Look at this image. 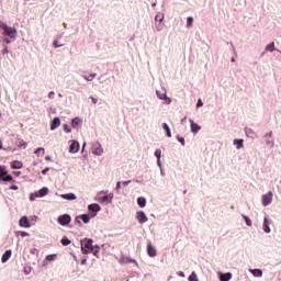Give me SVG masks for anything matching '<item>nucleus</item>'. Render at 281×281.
Here are the masks:
<instances>
[{
  "label": "nucleus",
  "instance_id": "1",
  "mask_svg": "<svg viewBox=\"0 0 281 281\" xmlns=\"http://www.w3.org/2000/svg\"><path fill=\"white\" fill-rule=\"evenodd\" d=\"M82 254H93L95 258H100V246H93V239L85 238L81 240Z\"/></svg>",
  "mask_w": 281,
  "mask_h": 281
},
{
  "label": "nucleus",
  "instance_id": "2",
  "mask_svg": "<svg viewBox=\"0 0 281 281\" xmlns=\"http://www.w3.org/2000/svg\"><path fill=\"white\" fill-rule=\"evenodd\" d=\"M1 30H3V36H8L9 38L15 40L16 34H19L15 27L8 26V24L3 21H0V32Z\"/></svg>",
  "mask_w": 281,
  "mask_h": 281
},
{
  "label": "nucleus",
  "instance_id": "3",
  "mask_svg": "<svg viewBox=\"0 0 281 281\" xmlns=\"http://www.w3.org/2000/svg\"><path fill=\"white\" fill-rule=\"evenodd\" d=\"M167 93L168 91L164 87L159 90H156V95L158 100H165L166 104H172V99H170Z\"/></svg>",
  "mask_w": 281,
  "mask_h": 281
},
{
  "label": "nucleus",
  "instance_id": "4",
  "mask_svg": "<svg viewBox=\"0 0 281 281\" xmlns=\"http://www.w3.org/2000/svg\"><path fill=\"white\" fill-rule=\"evenodd\" d=\"M49 194V189L47 187H44L40 189L35 193L30 194V201H36V199H43V196H47Z\"/></svg>",
  "mask_w": 281,
  "mask_h": 281
},
{
  "label": "nucleus",
  "instance_id": "5",
  "mask_svg": "<svg viewBox=\"0 0 281 281\" xmlns=\"http://www.w3.org/2000/svg\"><path fill=\"white\" fill-rule=\"evenodd\" d=\"M271 203H273V191H269L261 195V205L263 207L271 205Z\"/></svg>",
  "mask_w": 281,
  "mask_h": 281
},
{
  "label": "nucleus",
  "instance_id": "6",
  "mask_svg": "<svg viewBox=\"0 0 281 281\" xmlns=\"http://www.w3.org/2000/svg\"><path fill=\"white\" fill-rule=\"evenodd\" d=\"M92 155H95L97 157H102L104 155V148H102V144L100 142H94L91 145Z\"/></svg>",
  "mask_w": 281,
  "mask_h": 281
},
{
  "label": "nucleus",
  "instance_id": "7",
  "mask_svg": "<svg viewBox=\"0 0 281 281\" xmlns=\"http://www.w3.org/2000/svg\"><path fill=\"white\" fill-rule=\"evenodd\" d=\"M100 210H102V207L98 203H92L88 205V211L92 218L98 216V212H100Z\"/></svg>",
  "mask_w": 281,
  "mask_h": 281
},
{
  "label": "nucleus",
  "instance_id": "8",
  "mask_svg": "<svg viewBox=\"0 0 281 281\" xmlns=\"http://www.w3.org/2000/svg\"><path fill=\"white\" fill-rule=\"evenodd\" d=\"M57 223H59L61 227H66V225H69V223H71V215L69 214L59 215L57 218Z\"/></svg>",
  "mask_w": 281,
  "mask_h": 281
},
{
  "label": "nucleus",
  "instance_id": "9",
  "mask_svg": "<svg viewBox=\"0 0 281 281\" xmlns=\"http://www.w3.org/2000/svg\"><path fill=\"white\" fill-rule=\"evenodd\" d=\"M104 192L99 193L98 201L99 203H105V205H109V203L113 202V193H106L105 195L101 196L100 194H103Z\"/></svg>",
  "mask_w": 281,
  "mask_h": 281
},
{
  "label": "nucleus",
  "instance_id": "10",
  "mask_svg": "<svg viewBox=\"0 0 281 281\" xmlns=\"http://www.w3.org/2000/svg\"><path fill=\"white\" fill-rule=\"evenodd\" d=\"M79 150L80 143H78L77 140H70L69 153H71V155H76V153H79Z\"/></svg>",
  "mask_w": 281,
  "mask_h": 281
},
{
  "label": "nucleus",
  "instance_id": "11",
  "mask_svg": "<svg viewBox=\"0 0 281 281\" xmlns=\"http://www.w3.org/2000/svg\"><path fill=\"white\" fill-rule=\"evenodd\" d=\"M136 220L140 225H144V223H148V216H146V213L144 211H137L136 212Z\"/></svg>",
  "mask_w": 281,
  "mask_h": 281
},
{
  "label": "nucleus",
  "instance_id": "12",
  "mask_svg": "<svg viewBox=\"0 0 281 281\" xmlns=\"http://www.w3.org/2000/svg\"><path fill=\"white\" fill-rule=\"evenodd\" d=\"M269 225H271V220H269V216H265L262 224V229L265 234H271V227H269Z\"/></svg>",
  "mask_w": 281,
  "mask_h": 281
},
{
  "label": "nucleus",
  "instance_id": "13",
  "mask_svg": "<svg viewBox=\"0 0 281 281\" xmlns=\"http://www.w3.org/2000/svg\"><path fill=\"white\" fill-rule=\"evenodd\" d=\"M71 126L75 128V131H78L79 128L82 127V119L80 117H75L71 120Z\"/></svg>",
  "mask_w": 281,
  "mask_h": 281
},
{
  "label": "nucleus",
  "instance_id": "14",
  "mask_svg": "<svg viewBox=\"0 0 281 281\" xmlns=\"http://www.w3.org/2000/svg\"><path fill=\"white\" fill-rule=\"evenodd\" d=\"M19 225L20 227H24V228H30L32 227V225L30 224V220L27 218V216H22L19 221Z\"/></svg>",
  "mask_w": 281,
  "mask_h": 281
},
{
  "label": "nucleus",
  "instance_id": "15",
  "mask_svg": "<svg viewBox=\"0 0 281 281\" xmlns=\"http://www.w3.org/2000/svg\"><path fill=\"white\" fill-rule=\"evenodd\" d=\"M190 124H191V133H193V135H196V133L201 131V125H199V123H195L194 120L192 119H190Z\"/></svg>",
  "mask_w": 281,
  "mask_h": 281
},
{
  "label": "nucleus",
  "instance_id": "16",
  "mask_svg": "<svg viewBox=\"0 0 281 281\" xmlns=\"http://www.w3.org/2000/svg\"><path fill=\"white\" fill-rule=\"evenodd\" d=\"M147 254L150 258H155V256H157V249L153 247V244L147 245Z\"/></svg>",
  "mask_w": 281,
  "mask_h": 281
},
{
  "label": "nucleus",
  "instance_id": "17",
  "mask_svg": "<svg viewBox=\"0 0 281 281\" xmlns=\"http://www.w3.org/2000/svg\"><path fill=\"white\" fill-rule=\"evenodd\" d=\"M61 199H65L66 201H76V199H78V196H76V193H64L60 194Z\"/></svg>",
  "mask_w": 281,
  "mask_h": 281
},
{
  "label": "nucleus",
  "instance_id": "18",
  "mask_svg": "<svg viewBox=\"0 0 281 281\" xmlns=\"http://www.w3.org/2000/svg\"><path fill=\"white\" fill-rule=\"evenodd\" d=\"M11 168L13 170H21V168H23V161H21V160L11 161Z\"/></svg>",
  "mask_w": 281,
  "mask_h": 281
},
{
  "label": "nucleus",
  "instance_id": "19",
  "mask_svg": "<svg viewBox=\"0 0 281 281\" xmlns=\"http://www.w3.org/2000/svg\"><path fill=\"white\" fill-rule=\"evenodd\" d=\"M58 126H60V117L57 116L50 122V131H56Z\"/></svg>",
  "mask_w": 281,
  "mask_h": 281
},
{
  "label": "nucleus",
  "instance_id": "20",
  "mask_svg": "<svg viewBox=\"0 0 281 281\" xmlns=\"http://www.w3.org/2000/svg\"><path fill=\"white\" fill-rule=\"evenodd\" d=\"M220 281H231L232 280V272L223 273L218 272Z\"/></svg>",
  "mask_w": 281,
  "mask_h": 281
},
{
  "label": "nucleus",
  "instance_id": "21",
  "mask_svg": "<svg viewBox=\"0 0 281 281\" xmlns=\"http://www.w3.org/2000/svg\"><path fill=\"white\" fill-rule=\"evenodd\" d=\"M245 140L243 138H235L233 140V144L234 146H236L237 150H240V148H243L245 145H244Z\"/></svg>",
  "mask_w": 281,
  "mask_h": 281
},
{
  "label": "nucleus",
  "instance_id": "22",
  "mask_svg": "<svg viewBox=\"0 0 281 281\" xmlns=\"http://www.w3.org/2000/svg\"><path fill=\"white\" fill-rule=\"evenodd\" d=\"M80 218L82 220V222L85 224L89 223V221H91V216H89V214H82L79 217H76V222L80 223Z\"/></svg>",
  "mask_w": 281,
  "mask_h": 281
},
{
  "label": "nucleus",
  "instance_id": "23",
  "mask_svg": "<svg viewBox=\"0 0 281 281\" xmlns=\"http://www.w3.org/2000/svg\"><path fill=\"white\" fill-rule=\"evenodd\" d=\"M12 258V250H5V252L2 255L1 262L5 263L7 261Z\"/></svg>",
  "mask_w": 281,
  "mask_h": 281
},
{
  "label": "nucleus",
  "instance_id": "24",
  "mask_svg": "<svg viewBox=\"0 0 281 281\" xmlns=\"http://www.w3.org/2000/svg\"><path fill=\"white\" fill-rule=\"evenodd\" d=\"M164 19H166V16L164 15L162 12H158L155 15V22L156 23H164Z\"/></svg>",
  "mask_w": 281,
  "mask_h": 281
},
{
  "label": "nucleus",
  "instance_id": "25",
  "mask_svg": "<svg viewBox=\"0 0 281 281\" xmlns=\"http://www.w3.org/2000/svg\"><path fill=\"white\" fill-rule=\"evenodd\" d=\"M250 273H252V276L255 278H262V270L261 269H250Z\"/></svg>",
  "mask_w": 281,
  "mask_h": 281
},
{
  "label": "nucleus",
  "instance_id": "26",
  "mask_svg": "<svg viewBox=\"0 0 281 281\" xmlns=\"http://www.w3.org/2000/svg\"><path fill=\"white\" fill-rule=\"evenodd\" d=\"M162 128L165 130V133L168 137H172V133L170 132V126H168V123H164Z\"/></svg>",
  "mask_w": 281,
  "mask_h": 281
},
{
  "label": "nucleus",
  "instance_id": "27",
  "mask_svg": "<svg viewBox=\"0 0 281 281\" xmlns=\"http://www.w3.org/2000/svg\"><path fill=\"white\" fill-rule=\"evenodd\" d=\"M137 203H138L139 207H146V198H144V196L138 198Z\"/></svg>",
  "mask_w": 281,
  "mask_h": 281
},
{
  "label": "nucleus",
  "instance_id": "28",
  "mask_svg": "<svg viewBox=\"0 0 281 281\" xmlns=\"http://www.w3.org/2000/svg\"><path fill=\"white\" fill-rule=\"evenodd\" d=\"M193 25H194V18H192V16H188L187 18V27H193Z\"/></svg>",
  "mask_w": 281,
  "mask_h": 281
},
{
  "label": "nucleus",
  "instance_id": "29",
  "mask_svg": "<svg viewBox=\"0 0 281 281\" xmlns=\"http://www.w3.org/2000/svg\"><path fill=\"white\" fill-rule=\"evenodd\" d=\"M267 52H276V43H270L266 46Z\"/></svg>",
  "mask_w": 281,
  "mask_h": 281
},
{
  "label": "nucleus",
  "instance_id": "30",
  "mask_svg": "<svg viewBox=\"0 0 281 281\" xmlns=\"http://www.w3.org/2000/svg\"><path fill=\"white\" fill-rule=\"evenodd\" d=\"M95 76H98V74L91 72L90 76H83V78L87 80V82H91Z\"/></svg>",
  "mask_w": 281,
  "mask_h": 281
},
{
  "label": "nucleus",
  "instance_id": "31",
  "mask_svg": "<svg viewBox=\"0 0 281 281\" xmlns=\"http://www.w3.org/2000/svg\"><path fill=\"white\" fill-rule=\"evenodd\" d=\"M5 175H8V169L5 168V166H0V179L2 177H5Z\"/></svg>",
  "mask_w": 281,
  "mask_h": 281
},
{
  "label": "nucleus",
  "instance_id": "32",
  "mask_svg": "<svg viewBox=\"0 0 281 281\" xmlns=\"http://www.w3.org/2000/svg\"><path fill=\"white\" fill-rule=\"evenodd\" d=\"M189 281H199V277L196 276V272H192L190 276H189Z\"/></svg>",
  "mask_w": 281,
  "mask_h": 281
},
{
  "label": "nucleus",
  "instance_id": "33",
  "mask_svg": "<svg viewBox=\"0 0 281 281\" xmlns=\"http://www.w3.org/2000/svg\"><path fill=\"white\" fill-rule=\"evenodd\" d=\"M1 180L4 181V182H5V181H14V178H12V176H10V175L7 173L5 176H3V177L1 178Z\"/></svg>",
  "mask_w": 281,
  "mask_h": 281
},
{
  "label": "nucleus",
  "instance_id": "34",
  "mask_svg": "<svg viewBox=\"0 0 281 281\" xmlns=\"http://www.w3.org/2000/svg\"><path fill=\"white\" fill-rule=\"evenodd\" d=\"M243 218L248 227H251V220L247 215H243Z\"/></svg>",
  "mask_w": 281,
  "mask_h": 281
},
{
  "label": "nucleus",
  "instance_id": "35",
  "mask_svg": "<svg viewBox=\"0 0 281 281\" xmlns=\"http://www.w3.org/2000/svg\"><path fill=\"white\" fill-rule=\"evenodd\" d=\"M61 245H64V247H67V245H71V240H69V238L64 237L61 239Z\"/></svg>",
  "mask_w": 281,
  "mask_h": 281
},
{
  "label": "nucleus",
  "instance_id": "36",
  "mask_svg": "<svg viewBox=\"0 0 281 281\" xmlns=\"http://www.w3.org/2000/svg\"><path fill=\"white\" fill-rule=\"evenodd\" d=\"M18 146H20L21 148H27V143H25V140H23V139H20L18 142Z\"/></svg>",
  "mask_w": 281,
  "mask_h": 281
},
{
  "label": "nucleus",
  "instance_id": "37",
  "mask_svg": "<svg viewBox=\"0 0 281 281\" xmlns=\"http://www.w3.org/2000/svg\"><path fill=\"white\" fill-rule=\"evenodd\" d=\"M46 260H48L49 262L56 260V254L47 255V256H46Z\"/></svg>",
  "mask_w": 281,
  "mask_h": 281
},
{
  "label": "nucleus",
  "instance_id": "38",
  "mask_svg": "<svg viewBox=\"0 0 281 281\" xmlns=\"http://www.w3.org/2000/svg\"><path fill=\"white\" fill-rule=\"evenodd\" d=\"M156 30L157 32H164V25H161V22L156 23Z\"/></svg>",
  "mask_w": 281,
  "mask_h": 281
},
{
  "label": "nucleus",
  "instance_id": "39",
  "mask_svg": "<svg viewBox=\"0 0 281 281\" xmlns=\"http://www.w3.org/2000/svg\"><path fill=\"white\" fill-rule=\"evenodd\" d=\"M64 133H71V127L68 124L63 125Z\"/></svg>",
  "mask_w": 281,
  "mask_h": 281
},
{
  "label": "nucleus",
  "instance_id": "40",
  "mask_svg": "<svg viewBox=\"0 0 281 281\" xmlns=\"http://www.w3.org/2000/svg\"><path fill=\"white\" fill-rule=\"evenodd\" d=\"M176 137H177L178 142L181 143V146H186V138H183V137H181L179 135H177Z\"/></svg>",
  "mask_w": 281,
  "mask_h": 281
},
{
  "label": "nucleus",
  "instance_id": "41",
  "mask_svg": "<svg viewBox=\"0 0 281 281\" xmlns=\"http://www.w3.org/2000/svg\"><path fill=\"white\" fill-rule=\"evenodd\" d=\"M38 153H42V155H45V148L38 147V148L34 151V154H35V155H38Z\"/></svg>",
  "mask_w": 281,
  "mask_h": 281
},
{
  "label": "nucleus",
  "instance_id": "42",
  "mask_svg": "<svg viewBox=\"0 0 281 281\" xmlns=\"http://www.w3.org/2000/svg\"><path fill=\"white\" fill-rule=\"evenodd\" d=\"M155 157L156 159H161V149H156Z\"/></svg>",
  "mask_w": 281,
  "mask_h": 281
},
{
  "label": "nucleus",
  "instance_id": "43",
  "mask_svg": "<svg viewBox=\"0 0 281 281\" xmlns=\"http://www.w3.org/2000/svg\"><path fill=\"white\" fill-rule=\"evenodd\" d=\"M53 46L55 47V49H58V47H63V44H58V41H54L53 42Z\"/></svg>",
  "mask_w": 281,
  "mask_h": 281
},
{
  "label": "nucleus",
  "instance_id": "44",
  "mask_svg": "<svg viewBox=\"0 0 281 281\" xmlns=\"http://www.w3.org/2000/svg\"><path fill=\"white\" fill-rule=\"evenodd\" d=\"M201 106H203V101L199 99L196 103V109H201Z\"/></svg>",
  "mask_w": 281,
  "mask_h": 281
},
{
  "label": "nucleus",
  "instance_id": "45",
  "mask_svg": "<svg viewBox=\"0 0 281 281\" xmlns=\"http://www.w3.org/2000/svg\"><path fill=\"white\" fill-rule=\"evenodd\" d=\"M54 95H56L54 91L48 92L49 100H54Z\"/></svg>",
  "mask_w": 281,
  "mask_h": 281
},
{
  "label": "nucleus",
  "instance_id": "46",
  "mask_svg": "<svg viewBox=\"0 0 281 281\" xmlns=\"http://www.w3.org/2000/svg\"><path fill=\"white\" fill-rule=\"evenodd\" d=\"M24 273H25V276H30V273H32V269L31 268H25L24 269Z\"/></svg>",
  "mask_w": 281,
  "mask_h": 281
},
{
  "label": "nucleus",
  "instance_id": "47",
  "mask_svg": "<svg viewBox=\"0 0 281 281\" xmlns=\"http://www.w3.org/2000/svg\"><path fill=\"white\" fill-rule=\"evenodd\" d=\"M89 100H91L94 104H98V99L94 97H89Z\"/></svg>",
  "mask_w": 281,
  "mask_h": 281
},
{
  "label": "nucleus",
  "instance_id": "48",
  "mask_svg": "<svg viewBox=\"0 0 281 281\" xmlns=\"http://www.w3.org/2000/svg\"><path fill=\"white\" fill-rule=\"evenodd\" d=\"M3 43H5L7 45H10V43H12V41H10V38H8V37H4Z\"/></svg>",
  "mask_w": 281,
  "mask_h": 281
},
{
  "label": "nucleus",
  "instance_id": "49",
  "mask_svg": "<svg viewBox=\"0 0 281 281\" xmlns=\"http://www.w3.org/2000/svg\"><path fill=\"white\" fill-rule=\"evenodd\" d=\"M20 235L22 236V238H25V236H30V233L20 232Z\"/></svg>",
  "mask_w": 281,
  "mask_h": 281
},
{
  "label": "nucleus",
  "instance_id": "50",
  "mask_svg": "<svg viewBox=\"0 0 281 281\" xmlns=\"http://www.w3.org/2000/svg\"><path fill=\"white\" fill-rule=\"evenodd\" d=\"M178 276H179L180 278H186V272L179 271V272H178Z\"/></svg>",
  "mask_w": 281,
  "mask_h": 281
},
{
  "label": "nucleus",
  "instance_id": "51",
  "mask_svg": "<svg viewBox=\"0 0 281 281\" xmlns=\"http://www.w3.org/2000/svg\"><path fill=\"white\" fill-rule=\"evenodd\" d=\"M157 166L160 168V170H161V168H162V166H161V158H158L157 159Z\"/></svg>",
  "mask_w": 281,
  "mask_h": 281
},
{
  "label": "nucleus",
  "instance_id": "52",
  "mask_svg": "<svg viewBox=\"0 0 281 281\" xmlns=\"http://www.w3.org/2000/svg\"><path fill=\"white\" fill-rule=\"evenodd\" d=\"M9 189H11V190H19V187L16 184H13Z\"/></svg>",
  "mask_w": 281,
  "mask_h": 281
},
{
  "label": "nucleus",
  "instance_id": "53",
  "mask_svg": "<svg viewBox=\"0 0 281 281\" xmlns=\"http://www.w3.org/2000/svg\"><path fill=\"white\" fill-rule=\"evenodd\" d=\"M47 172H49V168H45V169L42 171V175H47Z\"/></svg>",
  "mask_w": 281,
  "mask_h": 281
},
{
  "label": "nucleus",
  "instance_id": "54",
  "mask_svg": "<svg viewBox=\"0 0 281 281\" xmlns=\"http://www.w3.org/2000/svg\"><path fill=\"white\" fill-rule=\"evenodd\" d=\"M121 188H122V182H117L116 183V190H121Z\"/></svg>",
  "mask_w": 281,
  "mask_h": 281
},
{
  "label": "nucleus",
  "instance_id": "55",
  "mask_svg": "<svg viewBox=\"0 0 281 281\" xmlns=\"http://www.w3.org/2000/svg\"><path fill=\"white\" fill-rule=\"evenodd\" d=\"M160 175H161V177L166 176V172H164V167L160 169Z\"/></svg>",
  "mask_w": 281,
  "mask_h": 281
},
{
  "label": "nucleus",
  "instance_id": "56",
  "mask_svg": "<svg viewBox=\"0 0 281 281\" xmlns=\"http://www.w3.org/2000/svg\"><path fill=\"white\" fill-rule=\"evenodd\" d=\"M128 183H131V180L123 181V186H128Z\"/></svg>",
  "mask_w": 281,
  "mask_h": 281
},
{
  "label": "nucleus",
  "instance_id": "57",
  "mask_svg": "<svg viewBox=\"0 0 281 281\" xmlns=\"http://www.w3.org/2000/svg\"><path fill=\"white\" fill-rule=\"evenodd\" d=\"M81 265H87V258L81 260Z\"/></svg>",
  "mask_w": 281,
  "mask_h": 281
},
{
  "label": "nucleus",
  "instance_id": "58",
  "mask_svg": "<svg viewBox=\"0 0 281 281\" xmlns=\"http://www.w3.org/2000/svg\"><path fill=\"white\" fill-rule=\"evenodd\" d=\"M46 161H52V156H46Z\"/></svg>",
  "mask_w": 281,
  "mask_h": 281
},
{
  "label": "nucleus",
  "instance_id": "59",
  "mask_svg": "<svg viewBox=\"0 0 281 281\" xmlns=\"http://www.w3.org/2000/svg\"><path fill=\"white\" fill-rule=\"evenodd\" d=\"M151 8H157V3L154 2V3L151 4Z\"/></svg>",
  "mask_w": 281,
  "mask_h": 281
},
{
  "label": "nucleus",
  "instance_id": "60",
  "mask_svg": "<svg viewBox=\"0 0 281 281\" xmlns=\"http://www.w3.org/2000/svg\"><path fill=\"white\" fill-rule=\"evenodd\" d=\"M86 146H87V143H83L82 150H85Z\"/></svg>",
  "mask_w": 281,
  "mask_h": 281
},
{
  "label": "nucleus",
  "instance_id": "61",
  "mask_svg": "<svg viewBox=\"0 0 281 281\" xmlns=\"http://www.w3.org/2000/svg\"><path fill=\"white\" fill-rule=\"evenodd\" d=\"M3 148V143L0 140V150Z\"/></svg>",
  "mask_w": 281,
  "mask_h": 281
},
{
  "label": "nucleus",
  "instance_id": "62",
  "mask_svg": "<svg viewBox=\"0 0 281 281\" xmlns=\"http://www.w3.org/2000/svg\"><path fill=\"white\" fill-rule=\"evenodd\" d=\"M231 60H232V63H236V58H234V57Z\"/></svg>",
  "mask_w": 281,
  "mask_h": 281
},
{
  "label": "nucleus",
  "instance_id": "63",
  "mask_svg": "<svg viewBox=\"0 0 281 281\" xmlns=\"http://www.w3.org/2000/svg\"><path fill=\"white\" fill-rule=\"evenodd\" d=\"M34 251H36V249H33V250L31 251V254H34Z\"/></svg>",
  "mask_w": 281,
  "mask_h": 281
},
{
  "label": "nucleus",
  "instance_id": "64",
  "mask_svg": "<svg viewBox=\"0 0 281 281\" xmlns=\"http://www.w3.org/2000/svg\"><path fill=\"white\" fill-rule=\"evenodd\" d=\"M186 120H187L186 117H184V119H182V122H186Z\"/></svg>",
  "mask_w": 281,
  "mask_h": 281
}]
</instances>
